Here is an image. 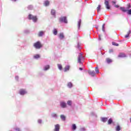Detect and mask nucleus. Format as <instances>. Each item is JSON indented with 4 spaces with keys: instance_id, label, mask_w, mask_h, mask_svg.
Returning <instances> with one entry per match:
<instances>
[{
    "instance_id": "nucleus-1",
    "label": "nucleus",
    "mask_w": 131,
    "mask_h": 131,
    "mask_svg": "<svg viewBox=\"0 0 131 131\" xmlns=\"http://www.w3.org/2000/svg\"><path fill=\"white\" fill-rule=\"evenodd\" d=\"M34 48H35V49H41V48H42V44H41V43L40 42V41H38L36 42H35L33 45Z\"/></svg>"
},
{
    "instance_id": "nucleus-2",
    "label": "nucleus",
    "mask_w": 131,
    "mask_h": 131,
    "mask_svg": "<svg viewBox=\"0 0 131 131\" xmlns=\"http://www.w3.org/2000/svg\"><path fill=\"white\" fill-rule=\"evenodd\" d=\"M28 18L29 20H32L33 22H37V17L36 16H34L32 14H29L28 16Z\"/></svg>"
},
{
    "instance_id": "nucleus-3",
    "label": "nucleus",
    "mask_w": 131,
    "mask_h": 131,
    "mask_svg": "<svg viewBox=\"0 0 131 131\" xmlns=\"http://www.w3.org/2000/svg\"><path fill=\"white\" fill-rule=\"evenodd\" d=\"M59 21L62 23H68V21H67V17L66 16H61V17H59Z\"/></svg>"
},
{
    "instance_id": "nucleus-4",
    "label": "nucleus",
    "mask_w": 131,
    "mask_h": 131,
    "mask_svg": "<svg viewBox=\"0 0 131 131\" xmlns=\"http://www.w3.org/2000/svg\"><path fill=\"white\" fill-rule=\"evenodd\" d=\"M84 60V58H83V56H82V54L81 53H80L78 56V62L80 63V66H81L82 65V63H81V61H83Z\"/></svg>"
},
{
    "instance_id": "nucleus-5",
    "label": "nucleus",
    "mask_w": 131,
    "mask_h": 131,
    "mask_svg": "<svg viewBox=\"0 0 131 131\" xmlns=\"http://www.w3.org/2000/svg\"><path fill=\"white\" fill-rule=\"evenodd\" d=\"M104 4L105 5L106 8L107 10H110L111 7L110 5H109V2L108 1H105Z\"/></svg>"
},
{
    "instance_id": "nucleus-6",
    "label": "nucleus",
    "mask_w": 131,
    "mask_h": 131,
    "mask_svg": "<svg viewBox=\"0 0 131 131\" xmlns=\"http://www.w3.org/2000/svg\"><path fill=\"white\" fill-rule=\"evenodd\" d=\"M60 106L62 108H66L67 106L66 103H65L64 101L60 102Z\"/></svg>"
},
{
    "instance_id": "nucleus-7",
    "label": "nucleus",
    "mask_w": 131,
    "mask_h": 131,
    "mask_svg": "<svg viewBox=\"0 0 131 131\" xmlns=\"http://www.w3.org/2000/svg\"><path fill=\"white\" fill-rule=\"evenodd\" d=\"M88 73L92 76H95V75H96V74L95 73V71H89L88 72Z\"/></svg>"
},
{
    "instance_id": "nucleus-8",
    "label": "nucleus",
    "mask_w": 131,
    "mask_h": 131,
    "mask_svg": "<svg viewBox=\"0 0 131 131\" xmlns=\"http://www.w3.org/2000/svg\"><path fill=\"white\" fill-rule=\"evenodd\" d=\"M26 93L27 92L25 91L24 89H20L19 91V94L20 95H25Z\"/></svg>"
},
{
    "instance_id": "nucleus-9",
    "label": "nucleus",
    "mask_w": 131,
    "mask_h": 131,
    "mask_svg": "<svg viewBox=\"0 0 131 131\" xmlns=\"http://www.w3.org/2000/svg\"><path fill=\"white\" fill-rule=\"evenodd\" d=\"M59 129H60V125L59 124L55 125L54 131H59Z\"/></svg>"
},
{
    "instance_id": "nucleus-10",
    "label": "nucleus",
    "mask_w": 131,
    "mask_h": 131,
    "mask_svg": "<svg viewBox=\"0 0 131 131\" xmlns=\"http://www.w3.org/2000/svg\"><path fill=\"white\" fill-rule=\"evenodd\" d=\"M45 34V31H40L38 34V36L40 37V36H42Z\"/></svg>"
},
{
    "instance_id": "nucleus-11",
    "label": "nucleus",
    "mask_w": 131,
    "mask_h": 131,
    "mask_svg": "<svg viewBox=\"0 0 131 131\" xmlns=\"http://www.w3.org/2000/svg\"><path fill=\"white\" fill-rule=\"evenodd\" d=\"M69 69H70V66H66L64 69V72H66L67 71H69Z\"/></svg>"
},
{
    "instance_id": "nucleus-12",
    "label": "nucleus",
    "mask_w": 131,
    "mask_h": 131,
    "mask_svg": "<svg viewBox=\"0 0 131 131\" xmlns=\"http://www.w3.org/2000/svg\"><path fill=\"white\" fill-rule=\"evenodd\" d=\"M59 37L60 39H63V38H64V34H63V33H60Z\"/></svg>"
},
{
    "instance_id": "nucleus-13",
    "label": "nucleus",
    "mask_w": 131,
    "mask_h": 131,
    "mask_svg": "<svg viewBox=\"0 0 131 131\" xmlns=\"http://www.w3.org/2000/svg\"><path fill=\"white\" fill-rule=\"evenodd\" d=\"M118 57L119 58H124V57H125V54L124 53H120L118 55Z\"/></svg>"
},
{
    "instance_id": "nucleus-14",
    "label": "nucleus",
    "mask_w": 131,
    "mask_h": 131,
    "mask_svg": "<svg viewBox=\"0 0 131 131\" xmlns=\"http://www.w3.org/2000/svg\"><path fill=\"white\" fill-rule=\"evenodd\" d=\"M106 61L107 63H108V64H110V63H112V62H113L112 59H111L109 58H106Z\"/></svg>"
},
{
    "instance_id": "nucleus-15",
    "label": "nucleus",
    "mask_w": 131,
    "mask_h": 131,
    "mask_svg": "<svg viewBox=\"0 0 131 131\" xmlns=\"http://www.w3.org/2000/svg\"><path fill=\"white\" fill-rule=\"evenodd\" d=\"M60 118L62 119V120H63V121H65L66 120V117L65 116L61 115H60Z\"/></svg>"
},
{
    "instance_id": "nucleus-16",
    "label": "nucleus",
    "mask_w": 131,
    "mask_h": 131,
    "mask_svg": "<svg viewBox=\"0 0 131 131\" xmlns=\"http://www.w3.org/2000/svg\"><path fill=\"white\" fill-rule=\"evenodd\" d=\"M72 129L73 130H75L76 129V125L75 124H73L72 125Z\"/></svg>"
},
{
    "instance_id": "nucleus-17",
    "label": "nucleus",
    "mask_w": 131,
    "mask_h": 131,
    "mask_svg": "<svg viewBox=\"0 0 131 131\" xmlns=\"http://www.w3.org/2000/svg\"><path fill=\"white\" fill-rule=\"evenodd\" d=\"M108 120V118H102L101 121L103 122H106Z\"/></svg>"
},
{
    "instance_id": "nucleus-18",
    "label": "nucleus",
    "mask_w": 131,
    "mask_h": 131,
    "mask_svg": "<svg viewBox=\"0 0 131 131\" xmlns=\"http://www.w3.org/2000/svg\"><path fill=\"white\" fill-rule=\"evenodd\" d=\"M120 9L122 12H127V9H126L124 7H120Z\"/></svg>"
},
{
    "instance_id": "nucleus-19",
    "label": "nucleus",
    "mask_w": 131,
    "mask_h": 131,
    "mask_svg": "<svg viewBox=\"0 0 131 131\" xmlns=\"http://www.w3.org/2000/svg\"><path fill=\"white\" fill-rule=\"evenodd\" d=\"M112 122H113V120L112 118H110L107 121L108 124H111V123H112Z\"/></svg>"
},
{
    "instance_id": "nucleus-20",
    "label": "nucleus",
    "mask_w": 131,
    "mask_h": 131,
    "mask_svg": "<svg viewBox=\"0 0 131 131\" xmlns=\"http://www.w3.org/2000/svg\"><path fill=\"white\" fill-rule=\"evenodd\" d=\"M53 33L54 35H57V34L58 33V31H57V29H55L53 31Z\"/></svg>"
},
{
    "instance_id": "nucleus-21",
    "label": "nucleus",
    "mask_w": 131,
    "mask_h": 131,
    "mask_svg": "<svg viewBox=\"0 0 131 131\" xmlns=\"http://www.w3.org/2000/svg\"><path fill=\"white\" fill-rule=\"evenodd\" d=\"M49 68H50V66L47 65L45 67L44 70L45 71H47V70H49Z\"/></svg>"
},
{
    "instance_id": "nucleus-22",
    "label": "nucleus",
    "mask_w": 131,
    "mask_h": 131,
    "mask_svg": "<svg viewBox=\"0 0 131 131\" xmlns=\"http://www.w3.org/2000/svg\"><path fill=\"white\" fill-rule=\"evenodd\" d=\"M97 10L98 13H99V12H100V11H101V5H98V6L97 8Z\"/></svg>"
},
{
    "instance_id": "nucleus-23",
    "label": "nucleus",
    "mask_w": 131,
    "mask_h": 131,
    "mask_svg": "<svg viewBox=\"0 0 131 131\" xmlns=\"http://www.w3.org/2000/svg\"><path fill=\"white\" fill-rule=\"evenodd\" d=\"M51 14L53 16H55V15L56 14V11H55V10H51Z\"/></svg>"
},
{
    "instance_id": "nucleus-24",
    "label": "nucleus",
    "mask_w": 131,
    "mask_h": 131,
    "mask_svg": "<svg viewBox=\"0 0 131 131\" xmlns=\"http://www.w3.org/2000/svg\"><path fill=\"white\" fill-rule=\"evenodd\" d=\"M44 5L46 7H47V6L50 5V2L49 1H46L44 3Z\"/></svg>"
},
{
    "instance_id": "nucleus-25",
    "label": "nucleus",
    "mask_w": 131,
    "mask_h": 131,
    "mask_svg": "<svg viewBox=\"0 0 131 131\" xmlns=\"http://www.w3.org/2000/svg\"><path fill=\"white\" fill-rule=\"evenodd\" d=\"M80 24H81V20H79L78 21V27L79 29V28H80Z\"/></svg>"
},
{
    "instance_id": "nucleus-26",
    "label": "nucleus",
    "mask_w": 131,
    "mask_h": 131,
    "mask_svg": "<svg viewBox=\"0 0 131 131\" xmlns=\"http://www.w3.org/2000/svg\"><path fill=\"white\" fill-rule=\"evenodd\" d=\"M57 66H58V69H59V70H62V69L63 68V67H62V65L58 64H57Z\"/></svg>"
},
{
    "instance_id": "nucleus-27",
    "label": "nucleus",
    "mask_w": 131,
    "mask_h": 131,
    "mask_svg": "<svg viewBox=\"0 0 131 131\" xmlns=\"http://www.w3.org/2000/svg\"><path fill=\"white\" fill-rule=\"evenodd\" d=\"M40 57V56H39V55H38V54H36V55L34 56V58L35 59H38Z\"/></svg>"
},
{
    "instance_id": "nucleus-28",
    "label": "nucleus",
    "mask_w": 131,
    "mask_h": 131,
    "mask_svg": "<svg viewBox=\"0 0 131 131\" xmlns=\"http://www.w3.org/2000/svg\"><path fill=\"white\" fill-rule=\"evenodd\" d=\"M112 45L113 46H116V47H118V46H119V43H117L115 42H112Z\"/></svg>"
},
{
    "instance_id": "nucleus-29",
    "label": "nucleus",
    "mask_w": 131,
    "mask_h": 131,
    "mask_svg": "<svg viewBox=\"0 0 131 131\" xmlns=\"http://www.w3.org/2000/svg\"><path fill=\"white\" fill-rule=\"evenodd\" d=\"M67 104L68 105H69V106H71L72 104V101H71V100H69L67 102Z\"/></svg>"
},
{
    "instance_id": "nucleus-30",
    "label": "nucleus",
    "mask_w": 131,
    "mask_h": 131,
    "mask_svg": "<svg viewBox=\"0 0 131 131\" xmlns=\"http://www.w3.org/2000/svg\"><path fill=\"white\" fill-rule=\"evenodd\" d=\"M52 117H57V114L55 113H53L51 114Z\"/></svg>"
},
{
    "instance_id": "nucleus-31",
    "label": "nucleus",
    "mask_w": 131,
    "mask_h": 131,
    "mask_svg": "<svg viewBox=\"0 0 131 131\" xmlns=\"http://www.w3.org/2000/svg\"><path fill=\"white\" fill-rule=\"evenodd\" d=\"M68 86L69 87V88H72V83H71V82H69L68 83Z\"/></svg>"
},
{
    "instance_id": "nucleus-32",
    "label": "nucleus",
    "mask_w": 131,
    "mask_h": 131,
    "mask_svg": "<svg viewBox=\"0 0 131 131\" xmlns=\"http://www.w3.org/2000/svg\"><path fill=\"white\" fill-rule=\"evenodd\" d=\"M116 130L117 131H119V130H120V126H119V125L117 126L116 127Z\"/></svg>"
},
{
    "instance_id": "nucleus-33",
    "label": "nucleus",
    "mask_w": 131,
    "mask_h": 131,
    "mask_svg": "<svg viewBox=\"0 0 131 131\" xmlns=\"http://www.w3.org/2000/svg\"><path fill=\"white\" fill-rule=\"evenodd\" d=\"M127 10H129V9H130L131 8V6H130V4H127Z\"/></svg>"
},
{
    "instance_id": "nucleus-34",
    "label": "nucleus",
    "mask_w": 131,
    "mask_h": 131,
    "mask_svg": "<svg viewBox=\"0 0 131 131\" xmlns=\"http://www.w3.org/2000/svg\"><path fill=\"white\" fill-rule=\"evenodd\" d=\"M127 13L128 15H131V9H129V10H127Z\"/></svg>"
},
{
    "instance_id": "nucleus-35",
    "label": "nucleus",
    "mask_w": 131,
    "mask_h": 131,
    "mask_svg": "<svg viewBox=\"0 0 131 131\" xmlns=\"http://www.w3.org/2000/svg\"><path fill=\"white\" fill-rule=\"evenodd\" d=\"M95 71H96V73H99V68H98V67H96V68H95Z\"/></svg>"
},
{
    "instance_id": "nucleus-36",
    "label": "nucleus",
    "mask_w": 131,
    "mask_h": 131,
    "mask_svg": "<svg viewBox=\"0 0 131 131\" xmlns=\"http://www.w3.org/2000/svg\"><path fill=\"white\" fill-rule=\"evenodd\" d=\"M102 31H105V24L102 25Z\"/></svg>"
},
{
    "instance_id": "nucleus-37",
    "label": "nucleus",
    "mask_w": 131,
    "mask_h": 131,
    "mask_svg": "<svg viewBox=\"0 0 131 131\" xmlns=\"http://www.w3.org/2000/svg\"><path fill=\"white\" fill-rule=\"evenodd\" d=\"M129 37V35H128V34L125 35V38H127V37Z\"/></svg>"
},
{
    "instance_id": "nucleus-38",
    "label": "nucleus",
    "mask_w": 131,
    "mask_h": 131,
    "mask_svg": "<svg viewBox=\"0 0 131 131\" xmlns=\"http://www.w3.org/2000/svg\"><path fill=\"white\" fill-rule=\"evenodd\" d=\"M15 130H16V131H20L21 130L19 128H15Z\"/></svg>"
},
{
    "instance_id": "nucleus-39",
    "label": "nucleus",
    "mask_w": 131,
    "mask_h": 131,
    "mask_svg": "<svg viewBox=\"0 0 131 131\" xmlns=\"http://www.w3.org/2000/svg\"><path fill=\"white\" fill-rule=\"evenodd\" d=\"M109 53H113V50L112 49L110 50Z\"/></svg>"
},
{
    "instance_id": "nucleus-40",
    "label": "nucleus",
    "mask_w": 131,
    "mask_h": 131,
    "mask_svg": "<svg viewBox=\"0 0 131 131\" xmlns=\"http://www.w3.org/2000/svg\"><path fill=\"white\" fill-rule=\"evenodd\" d=\"M127 34H128V35H129V34H130V30H129V31H128Z\"/></svg>"
},
{
    "instance_id": "nucleus-41",
    "label": "nucleus",
    "mask_w": 131,
    "mask_h": 131,
    "mask_svg": "<svg viewBox=\"0 0 131 131\" xmlns=\"http://www.w3.org/2000/svg\"><path fill=\"white\" fill-rule=\"evenodd\" d=\"M115 8H119V6L118 5H115Z\"/></svg>"
},
{
    "instance_id": "nucleus-42",
    "label": "nucleus",
    "mask_w": 131,
    "mask_h": 131,
    "mask_svg": "<svg viewBox=\"0 0 131 131\" xmlns=\"http://www.w3.org/2000/svg\"><path fill=\"white\" fill-rule=\"evenodd\" d=\"M79 70H83L82 68H79Z\"/></svg>"
},
{
    "instance_id": "nucleus-43",
    "label": "nucleus",
    "mask_w": 131,
    "mask_h": 131,
    "mask_svg": "<svg viewBox=\"0 0 131 131\" xmlns=\"http://www.w3.org/2000/svg\"><path fill=\"white\" fill-rule=\"evenodd\" d=\"M99 40H101V37H100V36H99Z\"/></svg>"
},
{
    "instance_id": "nucleus-44",
    "label": "nucleus",
    "mask_w": 131,
    "mask_h": 131,
    "mask_svg": "<svg viewBox=\"0 0 131 131\" xmlns=\"http://www.w3.org/2000/svg\"><path fill=\"white\" fill-rule=\"evenodd\" d=\"M113 3H114V4H116V2H113Z\"/></svg>"
}]
</instances>
